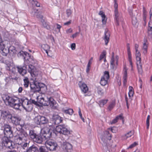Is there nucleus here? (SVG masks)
<instances>
[{
  "label": "nucleus",
  "mask_w": 152,
  "mask_h": 152,
  "mask_svg": "<svg viewBox=\"0 0 152 152\" xmlns=\"http://www.w3.org/2000/svg\"><path fill=\"white\" fill-rule=\"evenodd\" d=\"M3 100L7 105H9L16 109H18L20 106L19 103L20 100L19 99L7 95H4Z\"/></svg>",
  "instance_id": "obj_1"
},
{
  "label": "nucleus",
  "mask_w": 152,
  "mask_h": 152,
  "mask_svg": "<svg viewBox=\"0 0 152 152\" xmlns=\"http://www.w3.org/2000/svg\"><path fill=\"white\" fill-rule=\"evenodd\" d=\"M38 77H35L33 82L30 84L31 90L34 93L42 91L43 88H44L45 90L46 89V87L45 84L39 83L38 81Z\"/></svg>",
  "instance_id": "obj_2"
},
{
  "label": "nucleus",
  "mask_w": 152,
  "mask_h": 152,
  "mask_svg": "<svg viewBox=\"0 0 152 152\" xmlns=\"http://www.w3.org/2000/svg\"><path fill=\"white\" fill-rule=\"evenodd\" d=\"M38 106H53L54 102L53 99L51 97H46L44 98L42 97H38L37 99Z\"/></svg>",
  "instance_id": "obj_3"
},
{
  "label": "nucleus",
  "mask_w": 152,
  "mask_h": 152,
  "mask_svg": "<svg viewBox=\"0 0 152 152\" xmlns=\"http://www.w3.org/2000/svg\"><path fill=\"white\" fill-rule=\"evenodd\" d=\"M51 133L48 131L47 133L44 132L43 133H41L37 135L34 141L39 144H41L42 142L51 136Z\"/></svg>",
  "instance_id": "obj_4"
},
{
  "label": "nucleus",
  "mask_w": 152,
  "mask_h": 152,
  "mask_svg": "<svg viewBox=\"0 0 152 152\" xmlns=\"http://www.w3.org/2000/svg\"><path fill=\"white\" fill-rule=\"evenodd\" d=\"M19 103L26 111H31L33 109V105L29 102V100L25 97L21 98Z\"/></svg>",
  "instance_id": "obj_5"
},
{
  "label": "nucleus",
  "mask_w": 152,
  "mask_h": 152,
  "mask_svg": "<svg viewBox=\"0 0 152 152\" xmlns=\"http://www.w3.org/2000/svg\"><path fill=\"white\" fill-rule=\"evenodd\" d=\"M59 133L64 135H68L70 134V131L65 127L64 125H59L56 126V128L54 131L55 133L56 134L57 133Z\"/></svg>",
  "instance_id": "obj_6"
},
{
  "label": "nucleus",
  "mask_w": 152,
  "mask_h": 152,
  "mask_svg": "<svg viewBox=\"0 0 152 152\" xmlns=\"http://www.w3.org/2000/svg\"><path fill=\"white\" fill-rule=\"evenodd\" d=\"M18 136L17 137V140L18 142V144H22V142H24L26 141V137L28 136V134L26 132L22 130L18 131L17 133Z\"/></svg>",
  "instance_id": "obj_7"
},
{
  "label": "nucleus",
  "mask_w": 152,
  "mask_h": 152,
  "mask_svg": "<svg viewBox=\"0 0 152 152\" xmlns=\"http://www.w3.org/2000/svg\"><path fill=\"white\" fill-rule=\"evenodd\" d=\"M45 145L47 149L50 151L55 150L58 146L57 143L51 140L46 141Z\"/></svg>",
  "instance_id": "obj_8"
},
{
  "label": "nucleus",
  "mask_w": 152,
  "mask_h": 152,
  "mask_svg": "<svg viewBox=\"0 0 152 152\" xmlns=\"http://www.w3.org/2000/svg\"><path fill=\"white\" fill-rule=\"evenodd\" d=\"M3 127L4 135L8 136L9 137H12L13 134L11 126L9 125L5 124Z\"/></svg>",
  "instance_id": "obj_9"
},
{
  "label": "nucleus",
  "mask_w": 152,
  "mask_h": 152,
  "mask_svg": "<svg viewBox=\"0 0 152 152\" xmlns=\"http://www.w3.org/2000/svg\"><path fill=\"white\" fill-rule=\"evenodd\" d=\"M118 56H116L115 58L114 53V52L112 53V58L110 61V66L112 69H115V66L118 65Z\"/></svg>",
  "instance_id": "obj_10"
},
{
  "label": "nucleus",
  "mask_w": 152,
  "mask_h": 152,
  "mask_svg": "<svg viewBox=\"0 0 152 152\" xmlns=\"http://www.w3.org/2000/svg\"><path fill=\"white\" fill-rule=\"evenodd\" d=\"M28 71V72L30 73L31 75L33 77H38V72L36 71V69L34 66L32 65H29Z\"/></svg>",
  "instance_id": "obj_11"
},
{
  "label": "nucleus",
  "mask_w": 152,
  "mask_h": 152,
  "mask_svg": "<svg viewBox=\"0 0 152 152\" xmlns=\"http://www.w3.org/2000/svg\"><path fill=\"white\" fill-rule=\"evenodd\" d=\"M114 8V16L115 23L117 25H119V21L121 17V13L119 12L118 10V7Z\"/></svg>",
  "instance_id": "obj_12"
},
{
  "label": "nucleus",
  "mask_w": 152,
  "mask_h": 152,
  "mask_svg": "<svg viewBox=\"0 0 152 152\" xmlns=\"http://www.w3.org/2000/svg\"><path fill=\"white\" fill-rule=\"evenodd\" d=\"M27 65L24 64L23 66H16L18 72L22 76H24L27 73Z\"/></svg>",
  "instance_id": "obj_13"
},
{
  "label": "nucleus",
  "mask_w": 152,
  "mask_h": 152,
  "mask_svg": "<svg viewBox=\"0 0 152 152\" xmlns=\"http://www.w3.org/2000/svg\"><path fill=\"white\" fill-rule=\"evenodd\" d=\"M130 15L132 16V24L134 26H137L138 24L137 20L136 17L135 16V15H137V12L136 11H135L133 13L132 10H130L129 11Z\"/></svg>",
  "instance_id": "obj_14"
},
{
  "label": "nucleus",
  "mask_w": 152,
  "mask_h": 152,
  "mask_svg": "<svg viewBox=\"0 0 152 152\" xmlns=\"http://www.w3.org/2000/svg\"><path fill=\"white\" fill-rule=\"evenodd\" d=\"M62 118L58 115H53L52 117V122L55 125L60 123L62 121Z\"/></svg>",
  "instance_id": "obj_15"
},
{
  "label": "nucleus",
  "mask_w": 152,
  "mask_h": 152,
  "mask_svg": "<svg viewBox=\"0 0 152 152\" xmlns=\"http://www.w3.org/2000/svg\"><path fill=\"white\" fill-rule=\"evenodd\" d=\"M10 119L11 120L12 123L15 125L20 124L21 118L19 116L15 115H12Z\"/></svg>",
  "instance_id": "obj_16"
},
{
  "label": "nucleus",
  "mask_w": 152,
  "mask_h": 152,
  "mask_svg": "<svg viewBox=\"0 0 152 152\" xmlns=\"http://www.w3.org/2000/svg\"><path fill=\"white\" fill-rule=\"evenodd\" d=\"M72 145L67 142H64L62 145L63 149L67 152H71L72 150Z\"/></svg>",
  "instance_id": "obj_17"
},
{
  "label": "nucleus",
  "mask_w": 152,
  "mask_h": 152,
  "mask_svg": "<svg viewBox=\"0 0 152 152\" xmlns=\"http://www.w3.org/2000/svg\"><path fill=\"white\" fill-rule=\"evenodd\" d=\"M1 116L3 119H10L12 116L8 110H3L1 111Z\"/></svg>",
  "instance_id": "obj_18"
},
{
  "label": "nucleus",
  "mask_w": 152,
  "mask_h": 152,
  "mask_svg": "<svg viewBox=\"0 0 152 152\" xmlns=\"http://www.w3.org/2000/svg\"><path fill=\"white\" fill-rule=\"evenodd\" d=\"M79 85L82 92L86 93L88 91V88L86 84L80 81L79 83Z\"/></svg>",
  "instance_id": "obj_19"
},
{
  "label": "nucleus",
  "mask_w": 152,
  "mask_h": 152,
  "mask_svg": "<svg viewBox=\"0 0 152 152\" xmlns=\"http://www.w3.org/2000/svg\"><path fill=\"white\" fill-rule=\"evenodd\" d=\"M104 34V39L105 41V45H107L109 40L110 36V32L107 29H106Z\"/></svg>",
  "instance_id": "obj_20"
},
{
  "label": "nucleus",
  "mask_w": 152,
  "mask_h": 152,
  "mask_svg": "<svg viewBox=\"0 0 152 152\" xmlns=\"http://www.w3.org/2000/svg\"><path fill=\"white\" fill-rule=\"evenodd\" d=\"M144 43L143 44L142 47V50H143V53L144 55H145L147 52L148 45V43L147 42V40L146 39L144 38Z\"/></svg>",
  "instance_id": "obj_21"
},
{
  "label": "nucleus",
  "mask_w": 152,
  "mask_h": 152,
  "mask_svg": "<svg viewBox=\"0 0 152 152\" xmlns=\"http://www.w3.org/2000/svg\"><path fill=\"white\" fill-rule=\"evenodd\" d=\"M4 45L3 44V47H0V53H1L2 55L4 56H7V54L10 52L9 48L7 49L4 48Z\"/></svg>",
  "instance_id": "obj_22"
},
{
  "label": "nucleus",
  "mask_w": 152,
  "mask_h": 152,
  "mask_svg": "<svg viewBox=\"0 0 152 152\" xmlns=\"http://www.w3.org/2000/svg\"><path fill=\"white\" fill-rule=\"evenodd\" d=\"M19 54L23 57L24 59L26 60H28L31 58V56L28 53L26 52L21 51L20 52Z\"/></svg>",
  "instance_id": "obj_23"
},
{
  "label": "nucleus",
  "mask_w": 152,
  "mask_h": 152,
  "mask_svg": "<svg viewBox=\"0 0 152 152\" xmlns=\"http://www.w3.org/2000/svg\"><path fill=\"white\" fill-rule=\"evenodd\" d=\"M99 14L102 17V23L104 24H105L106 23L107 18L104 12L102 11H101L99 12Z\"/></svg>",
  "instance_id": "obj_24"
},
{
  "label": "nucleus",
  "mask_w": 152,
  "mask_h": 152,
  "mask_svg": "<svg viewBox=\"0 0 152 152\" xmlns=\"http://www.w3.org/2000/svg\"><path fill=\"white\" fill-rule=\"evenodd\" d=\"M26 152H38V150L36 147L32 145L27 149Z\"/></svg>",
  "instance_id": "obj_25"
},
{
  "label": "nucleus",
  "mask_w": 152,
  "mask_h": 152,
  "mask_svg": "<svg viewBox=\"0 0 152 152\" xmlns=\"http://www.w3.org/2000/svg\"><path fill=\"white\" fill-rule=\"evenodd\" d=\"M148 36L151 37L152 36V23L149 22L148 28Z\"/></svg>",
  "instance_id": "obj_26"
},
{
  "label": "nucleus",
  "mask_w": 152,
  "mask_h": 152,
  "mask_svg": "<svg viewBox=\"0 0 152 152\" xmlns=\"http://www.w3.org/2000/svg\"><path fill=\"white\" fill-rule=\"evenodd\" d=\"M41 22L42 23V26L44 28L48 30H50L51 29L50 25L46 22L43 19H42Z\"/></svg>",
  "instance_id": "obj_27"
},
{
  "label": "nucleus",
  "mask_w": 152,
  "mask_h": 152,
  "mask_svg": "<svg viewBox=\"0 0 152 152\" xmlns=\"http://www.w3.org/2000/svg\"><path fill=\"white\" fill-rule=\"evenodd\" d=\"M115 101H112L110 102L109 105L107 109L111 111L115 107Z\"/></svg>",
  "instance_id": "obj_28"
},
{
  "label": "nucleus",
  "mask_w": 152,
  "mask_h": 152,
  "mask_svg": "<svg viewBox=\"0 0 152 152\" xmlns=\"http://www.w3.org/2000/svg\"><path fill=\"white\" fill-rule=\"evenodd\" d=\"M37 135L33 130H31L29 131V135L31 138L33 139V140H34Z\"/></svg>",
  "instance_id": "obj_29"
},
{
  "label": "nucleus",
  "mask_w": 152,
  "mask_h": 152,
  "mask_svg": "<svg viewBox=\"0 0 152 152\" xmlns=\"http://www.w3.org/2000/svg\"><path fill=\"white\" fill-rule=\"evenodd\" d=\"M11 137H9L8 136L5 135L3 137L2 139V142L4 145L7 142L10 140V139Z\"/></svg>",
  "instance_id": "obj_30"
},
{
  "label": "nucleus",
  "mask_w": 152,
  "mask_h": 152,
  "mask_svg": "<svg viewBox=\"0 0 152 152\" xmlns=\"http://www.w3.org/2000/svg\"><path fill=\"white\" fill-rule=\"evenodd\" d=\"M123 118L122 115L121 114L117 116L113 120L110 122L111 124H115L118 121V120L119 119H122Z\"/></svg>",
  "instance_id": "obj_31"
},
{
  "label": "nucleus",
  "mask_w": 152,
  "mask_h": 152,
  "mask_svg": "<svg viewBox=\"0 0 152 152\" xmlns=\"http://www.w3.org/2000/svg\"><path fill=\"white\" fill-rule=\"evenodd\" d=\"M23 85L25 88H27L29 84V81L27 77H25L23 79Z\"/></svg>",
  "instance_id": "obj_32"
},
{
  "label": "nucleus",
  "mask_w": 152,
  "mask_h": 152,
  "mask_svg": "<svg viewBox=\"0 0 152 152\" xmlns=\"http://www.w3.org/2000/svg\"><path fill=\"white\" fill-rule=\"evenodd\" d=\"M134 134V132L132 131H130L128 132L126 134H125L123 136L124 139H126L128 138L131 137Z\"/></svg>",
  "instance_id": "obj_33"
},
{
  "label": "nucleus",
  "mask_w": 152,
  "mask_h": 152,
  "mask_svg": "<svg viewBox=\"0 0 152 152\" xmlns=\"http://www.w3.org/2000/svg\"><path fill=\"white\" fill-rule=\"evenodd\" d=\"M34 121L37 125L41 124V116L38 115L34 118Z\"/></svg>",
  "instance_id": "obj_34"
},
{
  "label": "nucleus",
  "mask_w": 152,
  "mask_h": 152,
  "mask_svg": "<svg viewBox=\"0 0 152 152\" xmlns=\"http://www.w3.org/2000/svg\"><path fill=\"white\" fill-rule=\"evenodd\" d=\"M48 121V119L45 117L41 116V124H46Z\"/></svg>",
  "instance_id": "obj_35"
},
{
  "label": "nucleus",
  "mask_w": 152,
  "mask_h": 152,
  "mask_svg": "<svg viewBox=\"0 0 152 152\" xmlns=\"http://www.w3.org/2000/svg\"><path fill=\"white\" fill-rule=\"evenodd\" d=\"M129 92L128 93L129 96V97L131 98L133 96L134 91L133 87L131 86L129 87Z\"/></svg>",
  "instance_id": "obj_36"
},
{
  "label": "nucleus",
  "mask_w": 152,
  "mask_h": 152,
  "mask_svg": "<svg viewBox=\"0 0 152 152\" xmlns=\"http://www.w3.org/2000/svg\"><path fill=\"white\" fill-rule=\"evenodd\" d=\"M63 112L66 114H68L69 115H72L73 113V111L71 109H69L67 110H63Z\"/></svg>",
  "instance_id": "obj_37"
},
{
  "label": "nucleus",
  "mask_w": 152,
  "mask_h": 152,
  "mask_svg": "<svg viewBox=\"0 0 152 152\" xmlns=\"http://www.w3.org/2000/svg\"><path fill=\"white\" fill-rule=\"evenodd\" d=\"M104 136L108 140H111V135L110 134L108 131H106L104 132Z\"/></svg>",
  "instance_id": "obj_38"
},
{
  "label": "nucleus",
  "mask_w": 152,
  "mask_h": 152,
  "mask_svg": "<svg viewBox=\"0 0 152 152\" xmlns=\"http://www.w3.org/2000/svg\"><path fill=\"white\" fill-rule=\"evenodd\" d=\"M107 81L108 80L102 77L100 81V84L102 86H104L107 83Z\"/></svg>",
  "instance_id": "obj_39"
},
{
  "label": "nucleus",
  "mask_w": 152,
  "mask_h": 152,
  "mask_svg": "<svg viewBox=\"0 0 152 152\" xmlns=\"http://www.w3.org/2000/svg\"><path fill=\"white\" fill-rule=\"evenodd\" d=\"M110 77L109 72L108 71H105L104 72V74L102 78H104L105 79L108 80Z\"/></svg>",
  "instance_id": "obj_40"
},
{
  "label": "nucleus",
  "mask_w": 152,
  "mask_h": 152,
  "mask_svg": "<svg viewBox=\"0 0 152 152\" xmlns=\"http://www.w3.org/2000/svg\"><path fill=\"white\" fill-rule=\"evenodd\" d=\"M108 100L106 99H102L99 101V105L100 107L103 106L104 104H106Z\"/></svg>",
  "instance_id": "obj_41"
},
{
  "label": "nucleus",
  "mask_w": 152,
  "mask_h": 152,
  "mask_svg": "<svg viewBox=\"0 0 152 152\" xmlns=\"http://www.w3.org/2000/svg\"><path fill=\"white\" fill-rule=\"evenodd\" d=\"M137 68L138 73L142 75L143 72V70L142 68V66L141 64H137Z\"/></svg>",
  "instance_id": "obj_42"
},
{
  "label": "nucleus",
  "mask_w": 152,
  "mask_h": 152,
  "mask_svg": "<svg viewBox=\"0 0 152 152\" xmlns=\"http://www.w3.org/2000/svg\"><path fill=\"white\" fill-rule=\"evenodd\" d=\"M127 69L125 67L124 69V76L123 78L127 79Z\"/></svg>",
  "instance_id": "obj_43"
},
{
  "label": "nucleus",
  "mask_w": 152,
  "mask_h": 152,
  "mask_svg": "<svg viewBox=\"0 0 152 152\" xmlns=\"http://www.w3.org/2000/svg\"><path fill=\"white\" fill-rule=\"evenodd\" d=\"M42 47L45 50H48L50 48L49 46L47 44L43 45H42Z\"/></svg>",
  "instance_id": "obj_44"
},
{
  "label": "nucleus",
  "mask_w": 152,
  "mask_h": 152,
  "mask_svg": "<svg viewBox=\"0 0 152 152\" xmlns=\"http://www.w3.org/2000/svg\"><path fill=\"white\" fill-rule=\"evenodd\" d=\"M4 145L7 147L10 148L12 146V141L10 140Z\"/></svg>",
  "instance_id": "obj_45"
},
{
  "label": "nucleus",
  "mask_w": 152,
  "mask_h": 152,
  "mask_svg": "<svg viewBox=\"0 0 152 152\" xmlns=\"http://www.w3.org/2000/svg\"><path fill=\"white\" fill-rule=\"evenodd\" d=\"M137 64H141V58L140 56H136Z\"/></svg>",
  "instance_id": "obj_46"
},
{
  "label": "nucleus",
  "mask_w": 152,
  "mask_h": 152,
  "mask_svg": "<svg viewBox=\"0 0 152 152\" xmlns=\"http://www.w3.org/2000/svg\"><path fill=\"white\" fill-rule=\"evenodd\" d=\"M97 92L98 94L100 95H103L104 94L103 90L101 88L98 87L97 88Z\"/></svg>",
  "instance_id": "obj_47"
},
{
  "label": "nucleus",
  "mask_w": 152,
  "mask_h": 152,
  "mask_svg": "<svg viewBox=\"0 0 152 152\" xmlns=\"http://www.w3.org/2000/svg\"><path fill=\"white\" fill-rule=\"evenodd\" d=\"M29 102L30 104H33L36 105H38V102H36L34 100L31 99L29 101Z\"/></svg>",
  "instance_id": "obj_48"
},
{
  "label": "nucleus",
  "mask_w": 152,
  "mask_h": 152,
  "mask_svg": "<svg viewBox=\"0 0 152 152\" xmlns=\"http://www.w3.org/2000/svg\"><path fill=\"white\" fill-rule=\"evenodd\" d=\"M72 13V11L70 9H67L66 10V14L67 17H69Z\"/></svg>",
  "instance_id": "obj_49"
},
{
  "label": "nucleus",
  "mask_w": 152,
  "mask_h": 152,
  "mask_svg": "<svg viewBox=\"0 0 152 152\" xmlns=\"http://www.w3.org/2000/svg\"><path fill=\"white\" fill-rule=\"evenodd\" d=\"M138 145L137 143L136 142H134L133 144H132L131 145H130L129 147L128 148V149L129 148H133L135 147L137 145Z\"/></svg>",
  "instance_id": "obj_50"
},
{
  "label": "nucleus",
  "mask_w": 152,
  "mask_h": 152,
  "mask_svg": "<svg viewBox=\"0 0 152 152\" xmlns=\"http://www.w3.org/2000/svg\"><path fill=\"white\" fill-rule=\"evenodd\" d=\"M78 113L79 115H80V117L81 118V119L82 120L83 122H85V119L83 118L82 116V114L81 113V111L80 109V108H79V111Z\"/></svg>",
  "instance_id": "obj_51"
},
{
  "label": "nucleus",
  "mask_w": 152,
  "mask_h": 152,
  "mask_svg": "<svg viewBox=\"0 0 152 152\" xmlns=\"http://www.w3.org/2000/svg\"><path fill=\"white\" fill-rule=\"evenodd\" d=\"M80 31V29H79V32H77L75 33L71 37H72L73 39L77 37L78 36L79 34Z\"/></svg>",
  "instance_id": "obj_52"
},
{
  "label": "nucleus",
  "mask_w": 152,
  "mask_h": 152,
  "mask_svg": "<svg viewBox=\"0 0 152 152\" xmlns=\"http://www.w3.org/2000/svg\"><path fill=\"white\" fill-rule=\"evenodd\" d=\"M40 152H48L45 148L43 147H40L39 148Z\"/></svg>",
  "instance_id": "obj_53"
},
{
  "label": "nucleus",
  "mask_w": 152,
  "mask_h": 152,
  "mask_svg": "<svg viewBox=\"0 0 152 152\" xmlns=\"http://www.w3.org/2000/svg\"><path fill=\"white\" fill-rule=\"evenodd\" d=\"M33 5H35L37 7H39L40 4L37 0H35L34 1V3H33Z\"/></svg>",
  "instance_id": "obj_54"
},
{
  "label": "nucleus",
  "mask_w": 152,
  "mask_h": 152,
  "mask_svg": "<svg viewBox=\"0 0 152 152\" xmlns=\"http://www.w3.org/2000/svg\"><path fill=\"white\" fill-rule=\"evenodd\" d=\"M12 66L10 64H7L6 66V69L7 70L11 71V69L12 68Z\"/></svg>",
  "instance_id": "obj_55"
},
{
  "label": "nucleus",
  "mask_w": 152,
  "mask_h": 152,
  "mask_svg": "<svg viewBox=\"0 0 152 152\" xmlns=\"http://www.w3.org/2000/svg\"><path fill=\"white\" fill-rule=\"evenodd\" d=\"M110 129L113 133H115L117 132V129L115 127L112 128Z\"/></svg>",
  "instance_id": "obj_56"
},
{
  "label": "nucleus",
  "mask_w": 152,
  "mask_h": 152,
  "mask_svg": "<svg viewBox=\"0 0 152 152\" xmlns=\"http://www.w3.org/2000/svg\"><path fill=\"white\" fill-rule=\"evenodd\" d=\"M76 45L75 43H73L71 44V48L72 50H73L75 49Z\"/></svg>",
  "instance_id": "obj_57"
},
{
  "label": "nucleus",
  "mask_w": 152,
  "mask_h": 152,
  "mask_svg": "<svg viewBox=\"0 0 152 152\" xmlns=\"http://www.w3.org/2000/svg\"><path fill=\"white\" fill-rule=\"evenodd\" d=\"M72 30L71 28H69L66 30V32L67 34H68L70 33H72Z\"/></svg>",
  "instance_id": "obj_58"
},
{
  "label": "nucleus",
  "mask_w": 152,
  "mask_h": 152,
  "mask_svg": "<svg viewBox=\"0 0 152 152\" xmlns=\"http://www.w3.org/2000/svg\"><path fill=\"white\" fill-rule=\"evenodd\" d=\"M91 64V60H89L88 61V64L87 65V69L86 70V71L87 72H88L89 70V67L90 66Z\"/></svg>",
  "instance_id": "obj_59"
},
{
  "label": "nucleus",
  "mask_w": 152,
  "mask_h": 152,
  "mask_svg": "<svg viewBox=\"0 0 152 152\" xmlns=\"http://www.w3.org/2000/svg\"><path fill=\"white\" fill-rule=\"evenodd\" d=\"M136 51V54L135 56H140L141 54L140 53V51L138 50H135Z\"/></svg>",
  "instance_id": "obj_60"
},
{
  "label": "nucleus",
  "mask_w": 152,
  "mask_h": 152,
  "mask_svg": "<svg viewBox=\"0 0 152 152\" xmlns=\"http://www.w3.org/2000/svg\"><path fill=\"white\" fill-rule=\"evenodd\" d=\"M105 54L104 53H103L102 54H101L99 60H101L103 58L105 57Z\"/></svg>",
  "instance_id": "obj_61"
},
{
  "label": "nucleus",
  "mask_w": 152,
  "mask_h": 152,
  "mask_svg": "<svg viewBox=\"0 0 152 152\" xmlns=\"http://www.w3.org/2000/svg\"><path fill=\"white\" fill-rule=\"evenodd\" d=\"M10 71H11V72L15 74V67L12 66V68L11 69Z\"/></svg>",
  "instance_id": "obj_62"
},
{
  "label": "nucleus",
  "mask_w": 152,
  "mask_h": 152,
  "mask_svg": "<svg viewBox=\"0 0 152 152\" xmlns=\"http://www.w3.org/2000/svg\"><path fill=\"white\" fill-rule=\"evenodd\" d=\"M71 20H70L68 22H67L66 23H64V25H69L71 23Z\"/></svg>",
  "instance_id": "obj_63"
},
{
  "label": "nucleus",
  "mask_w": 152,
  "mask_h": 152,
  "mask_svg": "<svg viewBox=\"0 0 152 152\" xmlns=\"http://www.w3.org/2000/svg\"><path fill=\"white\" fill-rule=\"evenodd\" d=\"M139 45L138 44L136 43L134 45V48L135 50H138Z\"/></svg>",
  "instance_id": "obj_64"
}]
</instances>
